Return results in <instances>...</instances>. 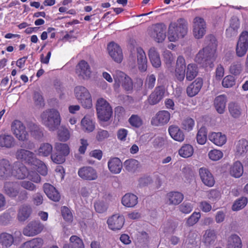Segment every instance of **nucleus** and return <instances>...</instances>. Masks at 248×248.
Returning a JSON list of instances; mask_svg holds the SVG:
<instances>
[{"instance_id": "1", "label": "nucleus", "mask_w": 248, "mask_h": 248, "mask_svg": "<svg viewBox=\"0 0 248 248\" xmlns=\"http://www.w3.org/2000/svg\"><path fill=\"white\" fill-rule=\"evenodd\" d=\"M206 41L207 46L196 54L195 61L204 68H212L217 57L216 39L214 35L210 34L206 37Z\"/></svg>"}, {"instance_id": "2", "label": "nucleus", "mask_w": 248, "mask_h": 248, "mask_svg": "<svg viewBox=\"0 0 248 248\" xmlns=\"http://www.w3.org/2000/svg\"><path fill=\"white\" fill-rule=\"evenodd\" d=\"M42 124L50 131L57 130L61 124V117L60 112L56 109H47L41 115Z\"/></svg>"}, {"instance_id": "3", "label": "nucleus", "mask_w": 248, "mask_h": 248, "mask_svg": "<svg viewBox=\"0 0 248 248\" xmlns=\"http://www.w3.org/2000/svg\"><path fill=\"white\" fill-rule=\"evenodd\" d=\"M187 21L182 18L171 22L168 30V38L170 41L175 42L184 37L187 32Z\"/></svg>"}, {"instance_id": "4", "label": "nucleus", "mask_w": 248, "mask_h": 248, "mask_svg": "<svg viewBox=\"0 0 248 248\" xmlns=\"http://www.w3.org/2000/svg\"><path fill=\"white\" fill-rule=\"evenodd\" d=\"M96 108L98 118L102 121H108L111 117L112 110L109 103L102 98L96 102Z\"/></svg>"}, {"instance_id": "5", "label": "nucleus", "mask_w": 248, "mask_h": 248, "mask_svg": "<svg viewBox=\"0 0 248 248\" xmlns=\"http://www.w3.org/2000/svg\"><path fill=\"white\" fill-rule=\"evenodd\" d=\"M75 96L78 102L84 108H90L92 107V100L89 91L82 86L75 88Z\"/></svg>"}, {"instance_id": "6", "label": "nucleus", "mask_w": 248, "mask_h": 248, "mask_svg": "<svg viewBox=\"0 0 248 248\" xmlns=\"http://www.w3.org/2000/svg\"><path fill=\"white\" fill-rule=\"evenodd\" d=\"M11 131L16 138L19 141H25L29 139V134L26 130V125L20 121L16 120L11 124Z\"/></svg>"}, {"instance_id": "7", "label": "nucleus", "mask_w": 248, "mask_h": 248, "mask_svg": "<svg viewBox=\"0 0 248 248\" xmlns=\"http://www.w3.org/2000/svg\"><path fill=\"white\" fill-rule=\"evenodd\" d=\"M44 228V225L40 221L32 220L23 229V234L27 236H34L40 233Z\"/></svg>"}, {"instance_id": "8", "label": "nucleus", "mask_w": 248, "mask_h": 248, "mask_svg": "<svg viewBox=\"0 0 248 248\" xmlns=\"http://www.w3.org/2000/svg\"><path fill=\"white\" fill-rule=\"evenodd\" d=\"M136 56L138 67L141 72H144L147 68V60L145 53L142 48L139 47L136 49L133 48L131 51V56L132 58Z\"/></svg>"}, {"instance_id": "9", "label": "nucleus", "mask_w": 248, "mask_h": 248, "mask_svg": "<svg viewBox=\"0 0 248 248\" xmlns=\"http://www.w3.org/2000/svg\"><path fill=\"white\" fill-rule=\"evenodd\" d=\"M26 126L31 136L37 141H41L44 137V129L40 125L32 122H27Z\"/></svg>"}, {"instance_id": "10", "label": "nucleus", "mask_w": 248, "mask_h": 248, "mask_svg": "<svg viewBox=\"0 0 248 248\" xmlns=\"http://www.w3.org/2000/svg\"><path fill=\"white\" fill-rule=\"evenodd\" d=\"M16 156L17 159L31 165H36L38 163L34 154L28 150L19 149L16 153Z\"/></svg>"}, {"instance_id": "11", "label": "nucleus", "mask_w": 248, "mask_h": 248, "mask_svg": "<svg viewBox=\"0 0 248 248\" xmlns=\"http://www.w3.org/2000/svg\"><path fill=\"white\" fill-rule=\"evenodd\" d=\"M193 32L197 39L202 38L205 34L206 24L204 19L196 17L193 20Z\"/></svg>"}, {"instance_id": "12", "label": "nucleus", "mask_w": 248, "mask_h": 248, "mask_svg": "<svg viewBox=\"0 0 248 248\" xmlns=\"http://www.w3.org/2000/svg\"><path fill=\"white\" fill-rule=\"evenodd\" d=\"M248 48V32L243 31L239 37L236 47V53L238 57H242L246 53Z\"/></svg>"}, {"instance_id": "13", "label": "nucleus", "mask_w": 248, "mask_h": 248, "mask_svg": "<svg viewBox=\"0 0 248 248\" xmlns=\"http://www.w3.org/2000/svg\"><path fill=\"white\" fill-rule=\"evenodd\" d=\"M166 26L163 23H158L153 26L150 32V36L156 42H161L166 38Z\"/></svg>"}, {"instance_id": "14", "label": "nucleus", "mask_w": 248, "mask_h": 248, "mask_svg": "<svg viewBox=\"0 0 248 248\" xmlns=\"http://www.w3.org/2000/svg\"><path fill=\"white\" fill-rule=\"evenodd\" d=\"M78 176L84 180L93 181L98 178L96 170L91 166L81 167L78 171Z\"/></svg>"}, {"instance_id": "15", "label": "nucleus", "mask_w": 248, "mask_h": 248, "mask_svg": "<svg viewBox=\"0 0 248 248\" xmlns=\"http://www.w3.org/2000/svg\"><path fill=\"white\" fill-rule=\"evenodd\" d=\"M108 51L109 56L116 62L120 63L123 59V54L120 46L114 43L111 42L108 45Z\"/></svg>"}, {"instance_id": "16", "label": "nucleus", "mask_w": 248, "mask_h": 248, "mask_svg": "<svg viewBox=\"0 0 248 248\" xmlns=\"http://www.w3.org/2000/svg\"><path fill=\"white\" fill-rule=\"evenodd\" d=\"M165 88L163 86H159L149 96L147 101L151 105H155L160 102L164 96Z\"/></svg>"}, {"instance_id": "17", "label": "nucleus", "mask_w": 248, "mask_h": 248, "mask_svg": "<svg viewBox=\"0 0 248 248\" xmlns=\"http://www.w3.org/2000/svg\"><path fill=\"white\" fill-rule=\"evenodd\" d=\"M124 223V217L122 215L115 214L109 217L107 220L108 228L113 230H120Z\"/></svg>"}, {"instance_id": "18", "label": "nucleus", "mask_w": 248, "mask_h": 248, "mask_svg": "<svg viewBox=\"0 0 248 248\" xmlns=\"http://www.w3.org/2000/svg\"><path fill=\"white\" fill-rule=\"evenodd\" d=\"M76 73L79 77L85 79L90 78L92 71L88 63L81 60L76 66Z\"/></svg>"}, {"instance_id": "19", "label": "nucleus", "mask_w": 248, "mask_h": 248, "mask_svg": "<svg viewBox=\"0 0 248 248\" xmlns=\"http://www.w3.org/2000/svg\"><path fill=\"white\" fill-rule=\"evenodd\" d=\"M199 172L201 180L204 185L209 187H212L214 185L215 183L214 177L207 168H201Z\"/></svg>"}, {"instance_id": "20", "label": "nucleus", "mask_w": 248, "mask_h": 248, "mask_svg": "<svg viewBox=\"0 0 248 248\" xmlns=\"http://www.w3.org/2000/svg\"><path fill=\"white\" fill-rule=\"evenodd\" d=\"M217 238V233L216 230L207 229L203 235L202 242L206 247L210 248L216 244Z\"/></svg>"}, {"instance_id": "21", "label": "nucleus", "mask_w": 248, "mask_h": 248, "mask_svg": "<svg viewBox=\"0 0 248 248\" xmlns=\"http://www.w3.org/2000/svg\"><path fill=\"white\" fill-rule=\"evenodd\" d=\"M29 173L27 168L22 163L16 162L12 166L11 175L19 179H24Z\"/></svg>"}, {"instance_id": "22", "label": "nucleus", "mask_w": 248, "mask_h": 248, "mask_svg": "<svg viewBox=\"0 0 248 248\" xmlns=\"http://www.w3.org/2000/svg\"><path fill=\"white\" fill-rule=\"evenodd\" d=\"M170 119V113L166 110L158 112L151 121L153 125L156 126L163 125L168 123Z\"/></svg>"}, {"instance_id": "23", "label": "nucleus", "mask_w": 248, "mask_h": 248, "mask_svg": "<svg viewBox=\"0 0 248 248\" xmlns=\"http://www.w3.org/2000/svg\"><path fill=\"white\" fill-rule=\"evenodd\" d=\"M203 85V80L202 78H197L186 88V93L189 97H193L197 95Z\"/></svg>"}, {"instance_id": "24", "label": "nucleus", "mask_w": 248, "mask_h": 248, "mask_svg": "<svg viewBox=\"0 0 248 248\" xmlns=\"http://www.w3.org/2000/svg\"><path fill=\"white\" fill-rule=\"evenodd\" d=\"M44 191L48 198L54 202H58L61 195L58 191L52 185L45 183L43 186Z\"/></svg>"}, {"instance_id": "25", "label": "nucleus", "mask_w": 248, "mask_h": 248, "mask_svg": "<svg viewBox=\"0 0 248 248\" xmlns=\"http://www.w3.org/2000/svg\"><path fill=\"white\" fill-rule=\"evenodd\" d=\"M240 27V21L236 16L232 17L230 20V26L226 31L227 37L231 38L237 34L238 29Z\"/></svg>"}, {"instance_id": "26", "label": "nucleus", "mask_w": 248, "mask_h": 248, "mask_svg": "<svg viewBox=\"0 0 248 248\" xmlns=\"http://www.w3.org/2000/svg\"><path fill=\"white\" fill-rule=\"evenodd\" d=\"M169 133L170 137L175 140L182 142L185 136L183 131L177 125H171L169 127Z\"/></svg>"}, {"instance_id": "27", "label": "nucleus", "mask_w": 248, "mask_h": 248, "mask_svg": "<svg viewBox=\"0 0 248 248\" xmlns=\"http://www.w3.org/2000/svg\"><path fill=\"white\" fill-rule=\"evenodd\" d=\"M108 166L110 171L114 174L119 173L123 168V164L118 157L110 158L108 162Z\"/></svg>"}, {"instance_id": "28", "label": "nucleus", "mask_w": 248, "mask_h": 248, "mask_svg": "<svg viewBox=\"0 0 248 248\" xmlns=\"http://www.w3.org/2000/svg\"><path fill=\"white\" fill-rule=\"evenodd\" d=\"M12 173V166L8 160H0V179H4L10 176Z\"/></svg>"}, {"instance_id": "29", "label": "nucleus", "mask_w": 248, "mask_h": 248, "mask_svg": "<svg viewBox=\"0 0 248 248\" xmlns=\"http://www.w3.org/2000/svg\"><path fill=\"white\" fill-rule=\"evenodd\" d=\"M31 213L32 208L31 205L23 204L19 209L17 218L19 221H24L30 217Z\"/></svg>"}, {"instance_id": "30", "label": "nucleus", "mask_w": 248, "mask_h": 248, "mask_svg": "<svg viewBox=\"0 0 248 248\" xmlns=\"http://www.w3.org/2000/svg\"><path fill=\"white\" fill-rule=\"evenodd\" d=\"M15 144L14 138L10 134H3L0 135V146L5 148L13 147Z\"/></svg>"}, {"instance_id": "31", "label": "nucleus", "mask_w": 248, "mask_h": 248, "mask_svg": "<svg viewBox=\"0 0 248 248\" xmlns=\"http://www.w3.org/2000/svg\"><path fill=\"white\" fill-rule=\"evenodd\" d=\"M122 203L127 207H133L138 203V197L132 193L125 194L122 199Z\"/></svg>"}, {"instance_id": "32", "label": "nucleus", "mask_w": 248, "mask_h": 248, "mask_svg": "<svg viewBox=\"0 0 248 248\" xmlns=\"http://www.w3.org/2000/svg\"><path fill=\"white\" fill-rule=\"evenodd\" d=\"M167 199L169 204L178 205L183 201L184 196L180 192L172 191L167 194Z\"/></svg>"}, {"instance_id": "33", "label": "nucleus", "mask_w": 248, "mask_h": 248, "mask_svg": "<svg viewBox=\"0 0 248 248\" xmlns=\"http://www.w3.org/2000/svg\"><path fill=\"white\" fill-rule=\"evenodd\" d=\"M226 97L225 95H220L216 97L214 100L215 107L219 114H223L225 111Z\"/></svg>"}, {"instance_id": "34", "label": "nucleus", "mask_w": 248, "mask_h": 248, "mask_svg": "<svg viewBox=\"0 0 248 248\" xmlns=\"http://www.w3.org/2000/svg\"><path fill=\"white\" fill-rule=\"evenodd\" d=\"M4 189L5 193L12 198L16 197L19 193V190L16 188V184L14 182H6L4 184Z\"/></svg>"}, {"instance_id": "35", "label": "nucleus", "mask_w": 248, "mask_h": 248, "mask_svg": "<svg viewBox=\"0 0 248 248\" xmlns=\"http://www.w3.org/2000/svg\"><path fill=\"white\" fill-rule=\"evenodd\" d=\"M209 139L215 144L217 146H222L226 142V137L225 135L220 132H213L209 135Z\"/></svg>"}, {"instance_id": "36", "label": "nucleus", "mask_w": 248, "mask_h": 248, "mask_svg": "<svg viewBox=\"0 0 248 248\" xmlns=\"http://www.w3.org/2000/svg\"><path fill=\"white\" fill-rule=\"evenodd\" d=\"M248 151V141L242 139L239 140L236 144L235 155L237 156H243Z\"/></svg>"}, {"instance_id": "37", "label": "nucleus", "mask_w": 248, "mask_h": 248, "mask_svg": "<svg viewBox=\"0 0 248 248\" xmlns=\"http://www.w3.org/2000/svg\"><path fill=\"white\" fill-rule=\"evenodd\" d=\"M149 57L152 65L158 68L161 65V60L159 55L155 47L151 48L149 50Z\"/></svg>"}, {"instance_id": "38", "label": "nucleus", "mask_w": 248, "mask_h": 248, "mask_svg": "<svg viewBox=\"0 0 248 248\" xmlns=\"http://www.w3.org/2000/svg\"><path fill=\"white\" fill-rule=\"evenodd\" d=\"M69 241V244L65 245L63 248H84L82 240L77 235L71 236Z\"/></svg>"}, {"instance_id": "39", "label": "nucleus", "mask_w": 248, "mask_h": 248, "mask_svg": "<svg viewBox=\"0 0 248 248\" xmlns=\"http://www.w3.org/2000/svg\"><path fill=\"white\" fill-rule=\"evenodd\" d=\"M198 68L195 64L190 63L188 64L186 70V78L188 81L194 79L198 75Z\"/></svg>"}, {"instance_id": "40", "label": "nucleus", "mask_w": 248, "mask_h": 248, "mask_svg": "<svg viewBox=\"0 0 248 248\" xmlns=\"http://www.w3.org/2000/svg\"><path fill=\"white\" fill-rule=\"evenodd\" d=\"M81 127L83 130L87 132H91L95 128L94 123L89 116H85L81 121Z\"/></svg>"}, {"instance_id": "41", "label": "nucleus", "mask_w": 248, "mask_h": 248, "mask_svg": "<svg viewBox=\"0 0 248 248\" xmlns=\"http://www.w3.org/2000/svg\"><path fill=\"white\" fill-rule=\"evenodd\" d=\"M227 248H242V242L240 238L233 234L228 238Z\"/></svg>"}, {"instance_id": "42", "label": "nucleus", "mask_w": 248, "mask_h": 248, "mask_svg": "<svg viewBox=\"0 0 248 248\" xmlns=\"http://www.w3.org/2000/svg\"><path fill=\"white\" fill-rule=\"evenodd\" d=\"M243 166L239 161H236L230 168L231 174L236 178L240 177L243 173Z\"/></svg>"}, {"instance_id": "43", "label": "nucleus", "mask_w": 248, "mask_h": 248, "mask_svg": "<svg viewBox=\"0 0 248 248\" xmlns=\"http://www.w3.org/2000/svg\"><path fill=\"white\" fill-rule=\"evenodd\" d=\"M52 146L48 143H44L40 145L38 149L37 154L39 156L46 157L51 155Z\"/></svg>"}, {"instance_id": "44", "label": "nucleus", "mask_w": 248, "mask_h": 248, "mask_svg": "<svg viewBox=\"0 0 248 248\" xmlns=\"http://www.w3.org/2000/svg\"><path fill=\"white\" fill-rule=\"evenodd\" d=\"M228 109L230 115L234 118H238L241 114V109L237 103L233 102L228 104Z\"/></svg>"}, {"instance_id": "45", "label": "nucleus", "mask_w": 248, "mask_h": 248, "mask_svg": "<svg viewBox=\"0 0 248 248\" xmlns=\"http://www.w3.org/2000/svg\"><path fill=\"white\" fill-rule=\"evenodd\" d=\"M13 242L14 238L12 235L6 232H3L0 234V243L3 247H9Z\"/></svg>"}, {"instance_id": "46", "label": "nucleus", "mask_w": 248, "mask_h": 248, "mask_svg": "<svg viewBox=\"0 0 248 248\" xmlns=\"http://www.w3.org/2000/svg\"><path fill=\"white\" fill-rule=\"evenodd\" d=\"M43 244V240L36 238L24 243L20 248H39Z\"/></svg>"}, {"instance_id": "47", "label": "nucleus", "mask_w": 248, "mask_h": 248, "mask_svg": "<svg viewBox=\"0 0 248 248\" xmlns=\"http://www.w3.org/2000/svg\"><path fill=\"white\" fill-rule=\"evenodd\" d=\"M139 162L135 159L126 160L124 163V168L130 172H134L139 168Z\"/></svg>"}, {"instance_id": "48", "label": "nucleus", "mask_w": 248, "mask_h": 248, "mask_svg": "<svg viewBox=\"0 0 248 248\" xmlns=\"http://www.w3.org/2000/svg\"><path fill=\"white\" fill-rule=\"evenodd\" d=\"M54 149L56 152L62 155L65 157L68 155L70 152L69 147L66 143L57 142L55 145Z\"/></svg>"}, {"instance_id": "49", "label": "nucleus", "mask_w": 248, "mask_h": 248, "mask_svg": "<svg viewBox=\"0 0 248 248\" xmlns=\"http://www.w3.org/2000/svg\"><path fill=\"white\" fill-rule=\"evenodd\" d=\"M193 154V147L189 144H186L183 146L179 150V155L184 158L190 157Z\"/></svg>"}, {"instance_id": "50", "label": "nucleus", "mask_w": 248, "mask_h": 248, "mask_svg": "<svg viewBox=\"0 0 248 248\" xmlns=\"http://www.w3.org/2000/svg\"><path fill=\"white\" fill-rule=\"evenodd\" d=\"M248 203V199L246 197H242L237 199L232 206L233 211H239L244 208Z\"/></svg>"}, {"instance_id": "51", "label": "nucleus", "mask_w": 248, "mask_h": 248, "mask_svg": "<svg viewBox=\"0 0 248 248\" xmlns=\"http://www.w3.org/2000/svg\"><path fill=\"white\" fill-rule=\"evenodd\" d=\"M58 137L60 141L65 142L70 139V133L66 127L61 126L58 131Z\"/></svg>"}, {"instance_id": "52", "label": "nucleus", "mask_w": 248, "mask_h": 248, "mask_svg": "<svg viewBox=\"0 0 248 248\" xmlns=\"http://www.w3.org/2000/svg\"><path fill=\"white\" fill-rule=\"evenodd\" d=\"M124 73L120 70H116L113 74V78L115 81V86L120 87L121 83L127 77Z\"/></svg>"}, {"instance_id": "53", "label": "nucleus", "mask_w": 248, "mask_h": 248, "mask_svg": "<svg viewBox=\"0 0 248 248\" xmlns=\"http://www.w3.org/2000/svg\"><path fill=\"white\" fill-rule=\"evenodd\" d=\"M207 130L205 127H202L197 134V141L200 144L203 145L207 140Z\"/></svg>"}, {"instance_id": "54", "label": "nucleus", "mask_w": 248, "mask_h": 248, "mask_svg": "<svg viewBox=\"0 0 248 248\" xmlns=\"http://www.w3.org/2000/svg\"><path fill=\"white\" fill-rule=\"evenodd\" d=\"M242 71V66L240 62H234L230 66V73L235 76L239 75Z\"/></svg>"}, {"instance_id": "55", "label": "nucleus", "mask_w": 248, "mask_h": 248, "mask_svg": "<svg viewBox=\"0 0 248 248\" xmlns=\"http://www.w3.org/2000/svg\"><path fill=\"white\" fill-rule=\"evenodd\" d=\"M61 213L63 219L67 222H71L73 217L70 210L66 206L61 208Z\"/></svg>"}, {"instance_id": "56", "label": "nucleus", "mask_w": 248, "mask_h": 248, "mask_svg": "<svg viewBox=\"0 0 248 248\" xmlns=\"http://www.w3.org/2000/svg\"><path fill=\"white\" fill-rule=\"evenodd\" d=\"M52 161L57 164L63 163L65 161V157L56 151L51 155Z\"/></svg>"}, {"instance_id": "57", "label": "nucleus", "mask_w": 248, "mask_h": 248, "mask_svg": "<svg viewBox=\"0 0 248 248\" xmlns=\"http://www.w3.org/2000/svg\"><path fill=\"white\" fill-rule=\"evenodd\" d=\"M201 217L200 212H194L187 219L186 224L188 226H192L195 224Z\"/></svg>"}, {"instance_id": "58", "label": "nucleus", "mask_w": 248, "mask_h": 248, "mask_svg": "<svg viewBox=\"0 0 248 248\" xmlns=\"http://www.w3.org/2000/svg\"><path fill=\"white\" fill-rule=\"evenodd\" d=\"M130 124L135 127L139 128L142 124V121L137 115H132L128 120Z\"/></svg>"}, {"instance_id": "59", "label": "nucleus", "mask_w": 248, "mask_h": 248, "mask_svg": "<svg viewBox=\"0 0 248 248\" xmlns=\"http://www.w3.org/2000/svg\"><path fill=\"white\" fill-rule=\"evenodd\" d=\"M156 78L155 75H148L145 81V87L146 89H153L155 83Z\"/></svg>"}, {"instance_id": "60", "label": "nucleus", "mask_w": 248, "mask_h": 248, "mask_svg": "<svg viewBox=\"0 0 248 248\" xmlns=\"http://www.w3.org/2000/svg\"><path fill=\"white\" fill-rule=\"evenodd\" d=\"M194 124V121L192 118H187L183 121L182 127L184 129L189 131L192 129Z\"/></svg>"}, {"instance_id": "61", "label": "nucleus", "mask_w": 248, "mask_h": 248, "mask_svg": "<svg viewBox=\"0 0 248 248\" xmlns=\"http://www.w3.org/2000/svg\"><path fill=\"white\" fill-rule=\"evenodd\" d=\"M235 84L234 78L231 75L225 77L222 82V85L224 87L230 88Z\"/></svg>"}, {"instance_id": "62", "label": "nucleus", "mask_w": 248, "mask_h": 248, "mask_svg": "<svg viewBox=\"0 0 248 248\" xmlns=\"http://www.w3.org/2000/svg\"><path fill=\"white\" fill-rule=\"evenodd\" d=\"M209 158L213 161H217L223 156V153L219 150H213L208 153Z\"/></svg>"}, {"instance_id": "63", "label": "nucleus", "mask_w": 248, "mask_h": 248, "mask_svg": "<svg viewBox=\"0 0 248 248\" xmlns=\"http://www.w3.org/2000/svg\"><path fill=\"white\" fill-rule=\"evenodd\" d=\"M179 210L184 214L189 213L193 209V206L191 203L184 202L179 206Z\"/></svg>"}, {"instance_id": "64", "label": "nucleus", "mask_w": 248, "mask_h": 248, "mask_svg": "<svg viewBox=\"0 0 248 248\" xmlns=\"http://www.w3.org/2000/svg\"><path fill=\"white\" fill-rule=\"evenodd\" d=\"M94 208L96 211L99 213L105 212L107 209V204L102 201H98L94 203Z\"/></svg>"}]
</instances>
